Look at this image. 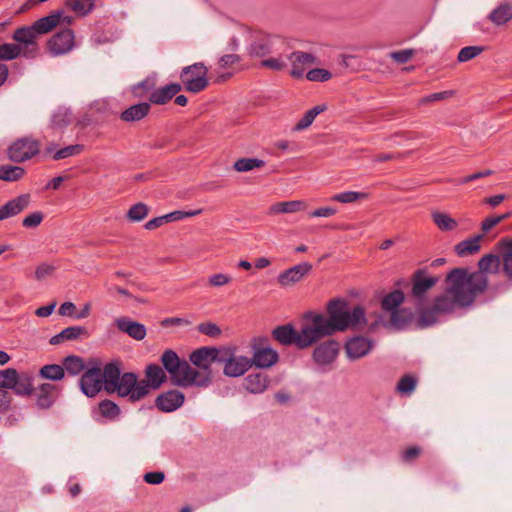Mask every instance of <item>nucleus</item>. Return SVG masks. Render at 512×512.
<instances>
[{
    "label": "nucleus",
    "mask_w": 512,
    "mask_h": 512,
    "mask_svg": "<svg viewBox=\"0 0 512 512\" xmlns=\"http://www.w3.org/2000/svg\"><path fill=\"white\" fill-rule=\"evenodd\" d=\"M447 291L456 298L461 308L471 306L476 297L488 287V277L481 272H469L465 268L452 269L447 277Z\"/></svg>",
    "instance_id": "f257e3e1"
},
{
    "label": "nucleus",
    "mask_w": 512,
    "mask_h": 512,
    "mask_svg": "<svg viewBox=\"0 0 512 512\" xmlns=\"http://www.w3.org/2000/svg\"><path fill=\"white\" fill-rule=\"evenodd\" d=\"M327 313L326 321L331 326L332 334L337 331H345L348 328L362 329L367 324L363 307L355 306L352 311H349L348 303L344 299L329 301Z\"/></svg>",
    "instance_id": "f03ea898"
},
{
    "label": "nucleus",
    "mask_w": 512,
    "mask_h": 512,
    "mask_svg": "<svg viewBox=\"0 0 512 512\" xmlns=\"http://www.w3.org/2000/svg\"><path fill=\"white\" fill-rule=\"evenodd\" d=\"M161 363L168 372L173 384L180 387L203 385L207 379H197L198 374L195 368L186 361L179 358L177 353L171 349L165 350L161 356Z\"/></svg>",
    "instance_id": "7ed1b4c3"
},
{
    "label": "nucleus",
    "mask_w": 512,
    "mask_h": 512,
    "mask_svg": "<svg viewBox=\"0 0 512 512\" xmlns=\"http://www.w3.org/2000/svg\"><path fill=\"white\" fill-rule=\"evenodd\" d=\"M326 316L317 313H308L305 316L301 329L298 331L297 347L300 349L310 347L320 339L333 335Z\"/></svg>",
    "instance_id": "20e7f679"
},
{
    "label": "nucleus",
    "mask_w": 512,
    "mask_h": 512,
    "mask_svg": "<svg viewBox=\"0 0 512 512\" xmlns=\"http://www.w3.org/2000/svg\"><path fill=\"white\" fill-rule=\"evenodd\" d=\"M457 307H460L458 301L446 289L443 294L435 297L431 306L419 307V326L428 327L434 325L439 321L441 315L452 313Z\"/></svg>",
    "instance_id": "39448f33"
},
{
    "label": "nucleus",
    "mask_w": 512,
    "mask_h": 512,
    "mask_svg": "<svg viewBox=\"0 0 512 512\" xmlns=\"http://www.w3.org/2000/svg\"><path fill=\"white\" fill-rule=\"evenodd\" d=\"M287 48L288 43L285 38L258 31L252 35L247 51L251 57L262 58L274 53L285 52Z\"/></svg>",
    "instance_id": "423d86ee"
},
{
    "label": "nucleus",
    "mask_w": 512,
    "mask_h": 512,
    "mask_svg": "<svg viewBox=\"0 0 512 512\" xmlns=\"http://www.w3.org/2000/svg\"><path fill=\"white\" fill-rule=\"evenodd\" d=\"M220 351L214 347H201L190 354V361L197 366L199 369H195L198 374L197 379H207L205 384L197 385L198 387H206L211 382V365L214 362L224 361V357H221Z\"/></svg>",
    "instance_id": "0eeeda50"
},
{
    "label": "nucleus",
    "mask_w": 512,
    "mask_h": 512,
    "mask_svg": "<svg viewBox=\"0 0 512 512\" xmlns=\"http://www.w3.org/2000/svg\"><path fill=\"white\" fill-rule=\"evenodd\" d=\"M115 392L120 397H128L131 402H136L150 393V386L145 380L138 381L136 374L127 372L121 376L113 388V393Z\"/></svg>",
    "instance_id": "6e6552de"
},
{
    "label": "nucleus",
    "mask_w": 512,
    "mask_h": 512,
    "mask_svg": "<svg viewBox=\"0 0 512 512\" xmlns=\"http://www.w3.org/2000/svg\"><path fill=\"white\" fill-rule=\"evenodd\" d=\"M207 67L199 62L186 66L180 73V79L188 92L199 93L208 86Z\"/></svg>",
    "instance_id": "1a4fd4ad"
},
{
    "label": "nucleus",
    "mask_w": 512,
    "mask_h": 512,
    "mask_svg": "<svg viewBox=\"0 0 512 512\" xmlns=\"http://www.w3.org/2000/svg\"><path fill=\"white\" fill-rule=\"evenodd\" d=\"M79 384L81 391L88 397L96 396L104 388L101 378V363L97 359L88 360V368L82 374Z\"/></svg>",
    "instance_id": "9d476101"
},
{
    "label": "nucleus",
    "mask_w": 512,
    "mask_h": 512,
    "mask_svg": "<svg viewBox=\"0 0 512 512\" xmlns=\"http://www.w3.org/2000/svg\"><path fill=\"white\" fill-rule=\"evenodd\" d=\"M439 278L426 273L424 269L416 270L411 278L412 288L411 297L414 298L417 305H421L426 298L427 293L438 283Z\"/></svg>",
    "instance_id": "9b49d317"
},
{
    "label": "nucleus",
    "mask_w": 512,
    "mask_h": 512,
    "mask_svg": "<svg viewBox=\"0 0 512 512\" xmlns=\"http://www.w3.org/2000/svg\"><path fill=\"white\" fill-rule=\"evenodd\" d=\"M38 33L33 26L21 27L14 31L12 38L21 45V53L25 58L33 59L38 55L39 47L37 44Z\"/></svg>",
    "instance_id": "f8f14e48"
},
{
    "label": "nucleus",
    "mask_w": 512,
    "mask_h": 512,
    "mask_svg": "<svg viewBox=\"0 0 512 512\" xmlns=\"http://www.w3.org/2000/svg\"><path fill=\"white\" fill-rule=\"evenodd\" d=\"M39 152V143L30 138L15 141L8 149V157L13 162H23Z\"/></svg>",
    "instance_id": "ddd939ff"
},
{
    "label": "nucleus",
    "mask_w": 512,
    "mask_h": 512,
    "mask_svg": "<svg viewBox=\"0 0 512 512\" xmlns=\"http://www.w3.org/2000/svg\"><path fill=\"white\" fill-rule=\"evenodd\" d=\"M49 52L54 55H63L70 52L74 47V33L71 29H64L53 35L48 43Z\"/></svg>",
    "instance_id": "4468645a"
},
{
    "label": "nucleus",
    "mask_w": 512,
    "mask_h": 512,
    "mask_svg": "<svg viewBox=\"0 0 512 512\" xmlns=\"http://www.w3.org/2000/svg\"><path fill=\"white\" fill-rule=\"evenodd\" d=\"M287 60L291 64L290 75L293 78H302L306 67L315 64L317 58L312 53L294 51L287 56Z\"/></svg>",
    "instance_id": "2eb2a0df"
},
{
    "label": "nucleus",
    "mask_w": 512,
    "mask_h": 512,
    "mask_svg": "<svg viewBox=\"0 0 512 512\" xmlns=\"http://www.w3.org/2000/svg\"><path fill=\"white\" fill-rule=\"evenodd\" d=\"M312 269L308 262L297 264L278 275L277 281L282 287L293 286L300 282Z\"/></svg>",
    "instance_id": "dca6fc26"
},
{
    "label": "nucleus",
    "mask_w": 512,
    "mask_h": 512,
    "mask_svg": "<svg viewBox=\"0 0 512 512\" xmlns=\"http://www.w3.org/2000/svg\"><path fill=\"white\" fill-rule=\"evenodd\" d=\"M184 394L179 390H169L160 394L155 401L156 407L162 412H173L184 403Z\"/></svg>",
    "instance_id": "f3484780"
},
{
    "label": "nucleus",
    "mask_w": 512,
    "mask_h": 512,
    "mask_svg": "<svg viewBox=\"0 0 512 512\" xmlns=\"http://www.w3.org/2000/svg\"><path fill=\"white\" fill-rule=\"evenodd\" d=\"M223 362V373L228 377H240L252 367V361L246 356H230Z\"/></svg>",
    "instance_id": "a211bd4d"
},
{
    "label": "nucleus",
    "mask_w": 512,
    "mask_h": 512,
    "mask_svg": "<svg viewBox=\"0 0 512 512\" xmlns=\"http://www.w3.org/2000/svg\"><path fill=\"white\" fill-rule=\"evenodd\" d=\"M340 345L337 341L329 340L317 346L313 358L319 365L331 364L337 357Z\"/></svg>",
    "instance_id": "6ab92c4d"
},
{
    "label": "nucleus",
    "mask_w": 512,
    "mask_h": 512,
    "mask_svg": "<svg viewBox=\"0 0 512 512\" xmlns=\"http://www.w3.org/2000/svg\"><path fill=\"white\" fill-rule=\"evenodd\" d=\"M59 389L56 385L43 383L34 390L36 396V405L40 409H49L52 407L59 395Z\"/></svg>",
    "instance_id": "aec40b11"
},
{
    "label": "nucleus",
    "mask_w": 512,
    "mask_h": 512,
    "mask_svg": "<svg viewBox=\"0 0 512 512\" xmlns=\"http://www.w3.org/2000/svg\"><path fill=\"white\" fill-rule=\"evenodd\" d=\"M373 342L365 337H354L346 345V353L350 359H358L367 355L373 348Z\"/></svg>",
    "instance_id": "412c9836"
},
{
    "label": "nucleus",
    "mask_w": 512,
    "mask_h": 512,
    "mask_svg": "<svg viewBox=\"0 0 512 512\" xmlns=\"http://www.w3.org/2000/svg\"><path fill=\"white\" fill-rule=\"evenodd\" d=\"M116 327L123 333L128 334L131 338L141 341L146 337V327L136 321L130 320L127 317L117 318L115 320Z\"/></svg>",
    "instance_id": "4be33fe9"
},
{
    "label": "nucleus",
    "mask_w": 512,
    "mask_h": 512,
    "mask_svg": "<svg viewBox=\"0 0 512 512\" xmlns=\"http://www.w3.org/2000/svg\"><path fill=\"white\" fill-rule=\"evenodd\" d=\"M30 195L22 194L0 207V221L16 216L28 207Z\"/></svg>",
    "instance_id": "5701e85b"
},
{
    "label": "nucleus",
    "mask_w": 512,
    "mask_h": 512,
    "mask_svg": "<svg viewBox=\"0 0 512 512\" xmlns=\"http://www.w3.org/2000/svg\"><path fill=\"white\" fill-rule=\"evenodd\" d=\"M278 353L270 347L254 348V353L250 361L252 365L258 368H270L277 363Z\"/></svg>",
    "instance_id": "b1692460"
},
{
    "label": "nucleus",
    "mask_w": 512,
    "mask_h": 512,
    "mask_svg": "<svg viewBox=\"0 0 512 512\" xmlns=\"http://www.w3.org/2000/svg\"><path fill=\"white\" fill-rule=\"evenodd\" d=\"M34 374L28 371L16 372L12 390L18 396H31L34 393Z\"/></svg>",
    "instance_id": "393cba45"
},
{
    "label": "nucleus",
    "mask_w": 512,
    "mask_h": 512,
    "mask_svg": "<svg viewBox=\"0 0 512 512\" xmlns=\"http://www.w3.org/2000/svg\"><path fill=\"white\" fill-rule=\"evenodd\" d=\"M182 90V86L178 83H171L169 85L160 87L152 91L149 100L153 104L163 105L171 100L177 93Z\"/></svg>",
    "instance_id": "a878e982"
},
{
    "label": "nucleus",
    "mask_w": 512,
    "mask_h": 512,
    "mask_svg": "<svg viewBox=\"0 0 512 512\" xmlns=\"http://www.w3.org/2000/svg\"><path fill=\"white\" fill-rule=\"evenodd\" d=\"M88 330L83 326H70L63 329L60 333L50 339V344L59 345L66 341L78 340L81 337H88Z\"/></svg>",
    "instance_id": "bb28decb"
},
{
    "label": "nucleus",
    "mask_w": 512,
    "mask_h": 512,
    "mask_svg": "<svg viewBox=\"0 0 512 512\" xmlns=\"http://www.w3.org/2000/svg\"><path fill=\"white\" fill-rule=\"evenodd\" d=\"M56 148H57V144L50 143L45 147L44 154L45 155L52 154V159L55 161H58V160H62V159L68 158V157L78 155L84 149L83 145H81V144L69 145L67 147H64V148H61L58 150H56Z\"/></svg>",
    "instance_id": "cd10ccee"
},
{
    "label": "nucleus",
    "mask_w": 512,
    "mask_h": 512,
    "mask_svg": "<svg viewBox=\"0 0 512 512\" xmlns=\"http://www.w3.org/2000/svg\"><path fill=\"white\" fill-rule=\"evenodd\" d=\"M483 239L484 235L478 234L459 242L455 245L456 254L460 257H465L478 253Z\"/></svg>",
    "instance_id": "c85d7f7f"
},
{
    "label": "nucleus",
    "mask_w": 512,
    "mask_h": 512,
    "mask_svg": "<svg viewBox=\"0 0 512 512\" xmlns=\"http://www.w3.org/2000/svg\"><path fill=\"white\" fill-rule=\"evenodd\" d=\"M121 376L119 367L114 363H109L105 365L103 370L101 369V378L107 393H113V388H115Z\"/></svg>",
    "instance_id": "c756f323"
},
{
    "label": "nucleus",
    "mask_w": 512,
    "mask_h": 512,
    "mask_svg": "<svg viewBox=\"0 0 512 512\" xmlns=\"http://www.w3.org/2000/svg\"><path fill=\"white\" fill-rule=\"evenodd\" d=\"M307 207V203L302 200L277 202L270 206L269 214L275 215L280 213H297L306 210Z\"/></svg>",
    "instance_id": "7c9ffc66"
},
{
    "label": "nucleus",
    "mask_w": 512,
    "mask_h": 512,
    "mask_svg": "<svg viewBox=\"0 0 512 512\" xmlns=\"http://www.w3.org/2000/svg\"><path fill=\"white\" fill-rule=\"evenodd\" d=\"M62 18V12L57 11L46 17L40 18L35 21L32 26L36 30L38 35L46 34L60 24Z\"/></svg>",
    "instance_id": "2f4dec72"
},
{
    "label": "nucleus",
    "mask_w": 512,
    "mask_h": 512,
    "mask_svg": "<svg viewBox=\"0 0 512 512\" xmlns=\"http://www.w3.org/2000/svg\"><path fill=\"white\" fill-rule=\"evenodd\" d=\"M268 377L264 373H252L244 379L245 388L251 393H262L268 387Z\"/></svg>",
    "instance_id": "473e14b6"
},
{
    "label": "nucleus",
    "mask_w": 512,
    "mask_h": 512,
    "mask_svg": "<svg viewBox=\"0 0 512 512\" xmlns=\"http://www.w3.org/2000/svg\"><path fill=\"white\" fill-rule=\"evenodd\" d=\"M150 111V104L143 102L139 104H135L127 108L121 113L120 118L125 122H134V121H140Z\"/></svg>",
    "instance_id": "72a5a7b5"
},
{
    "label": "nucleus",
    "mask_w": 512,
    "mask_h": 512,
    "mask_svg": "<svg viewBox=\"0 0 512 512\" xmlns=\"http://www.w3.org/2000/svg\"><path fill=\"white\" fill-rule=\"evenodd\" d=\"M145 375L147 378L150 391L158 389L166 380L167 376L162 367L157 364H150L146 367Z\"/></svg>",
    "instance_id": "f704fd0d"
},
{
    "label": "nucleus",
    "mask_w": 512,
    "mask_h": 512,
    "mask_svg": "<svg viewBox=\"0 0 512 512\" xmlns=\"http://www.w3.org/2000/svg\"><path fill=\"white\" fill-rule=\"evenodd\" d=\"M273 337L283 345L295 344L297 346L298 331L291 325H283L276 327L273 332Z\"/></svg>",
    "instance_id": "c9c22d12"
},
{
    "label": "nucleus",
    "mask_w": 512,
    "mask_h": 512,
    "mask_svg": "<svg viewBox=\"0 0 512 512\" xmlns=\"http://www.w3.org/2000/svg\"><path fill=\"white\" fill-rule=\"evenodd\" d=\"M62 365L64 372L66 371L69 375L76 376L88 368V361L85 362L80 356L69 355L63 359Z\"/></svg>",
    "instance_id": "e433bc0d"
},
{
    "label": "nucleus",
    "mask_w": 512,
    "mask_h": 512,
    "mask_svg": "<svg viewBox=\"0 0 512 512\" xmlns=\"http://www.w3.org/2000/svg\"><path fill=\"white\" fill-rule=\"evenodd\" d=\"M328 109L326 104L317 105L308 111L302 116L301 119L295 124L293 127V131L298 132L307 129L310 127L315 120V118L322 112Z\"/></svg>",
    "instance_id": "4c0bfd02"
},
{
    "label": "nucleus",
    "mask_w": 512,
    "mask_h": 512,
    "mask_svg": "<svg viewBox=\"0 0 512 512\" xmlns=\"http://www.w3.org/2000/svg\"><path fill=\"white\" fill-rule=\"evenodd\" d=\"M499 257L503 272L512 279V240L501 242Z\"/></svg>",
    "instance_id": "58836bf2"
},
{
    "label": "nucleus",
    "mask_w": 512,
    "mask_h": 512,
    "mask_svg": "<svg viewBox=\"0 0 512 512\" xmlns=\"http://www.w3.org/2000/svg\"><path fill=\"white\" fill-rule=\"evenodd\" d=\"M488 19L497 26L506 24L512 19V5L500 4L490 12Z\"/></svg>",
    "instance_id": "ea45409f"
},
{
    "label": "nucleus",
    "mask_w": 512,
    "mask_h": 512,
    "mask_svg": "<svg viewBox=\"0 0 512 512\" xmlns=\"http://www.w3.org/2000/svg\"><path fill=\"white\" fill-rule=\"evenodd\" d=\"M431 217L434 224L441 231H453L458 227V222L447 213L434 211L432 212Z\"/></svg>",
    "instance_id": "a19ab883"
},
{
    "label": "nucleus",
    "mask_w": 512,
    "mask_h": 512,
    "mask_svg": "<svg viewBox=\"0 0 512 512\" xmlns=\"http://www.w3.org/2000/svg\"><path fill=\"white\" fill-rule=\"evenodd\" d=\"M404 299L405 295L401 290H394L383 297L381 302L382 309L390 313L398 310Z\"/></svg>",
    "instance_id": "79ce46f5"
},
{
    "label": "nucleus",
    "mask_w": 512,
    "mask_h": 512,
    "mask_svg": "<svg viewBox=\"0 0 512 512\" xmlns=\"http://www.w3.org/2000/svg\"><path fill=\"white\" fill-rule=\"evenodd\" d=\"M479 270L487 276V273H497L500 268V257L497 254H486L478 262Z\"/></svg>",
    "instance_id": "37998d69"
},
{
    "label": "nucleus",
    "mask_w": 512,
    "mask_h": 512,
    "mask_svg": "<svg viewBox=\"0 0 512 512\" xmlns=\"http://www.w3.org/2000/svg\"><path fill=\"white\" fill-rule=\"evenodd\" d=\"M65 6L78 16H85L94 8V0H66Z\"/></svg>",
    "instance_id": "c03bdc74"
},
{
    "label": "nucleus",
    "mask_w": 512,
    "mask_h": 512,
    "mask_svg": "<svg viewBox=\"0 0 512 512\" xmlns=\"http://www.w3.org/2000/svg\"><path fill=\"white\" fill-rule=\"evenodd\" d=\"M265 166V162L258 158H239L233 164V169L237 172H249L254 169H260Z\"/></svg>",
    "instance_id": "a18cd8bd"
},
{
    "label": "nucleus",
    "mask_w": 512,
    "mask_h": 512,
    "mask_svg": "<svg viewBox=\"0 0 512 512\" xmlns=\"http://www.w3.org/2000/svg\"><path fill=\"white\" fill-rule=\"evenodd\" d=\"M64 368L63 365L57 364H49L44 365L39 370V376L43 379L59 381L64 378Z\"/></svg>",
    "instance_id": "49530a36"
},
{
    "label": "nucleus",
    "mask_w": 512,
    "mask_h": 512,
    "mask_svg": "<svg viewBox=\"0 0 512 512\" xmlns=\"http://www.w3.org/2000/svg\"><path fill=\"white\" fill-rule=\"evenodd\" d=\"M25 170L20 166L2 165L0 166V180L17 181L23 177Z\"/></svg>",
    "instance_id": "de8ad7c7"
},
{
    "label": "nucleus",
    "mask_w": 512,
    "mask_h": 512,
    "mask_svg": "<svg viewBox=\"0 0 512 512\" xmlns=\"http://www.w3.org/2000/svg\"><path fill=\"white\" fill-rule=\"evenodd\" d=\"M284 52L274 53L275 57H270L261 61V67H265L274 71H282L287 67V56H283Z\"/></svg>",
    "instance_id": "09e8293b"
},
{
    "label": "nucleus",
    "mask_w": 512,
    "mask_h": 512,
    "mask_svg": "<svg viewBox=\"0 0 512 512\" xmlns=\"http://www.w3.org/2000/svg\"><path fill=\"white\" fill-rule=\"evenodd\" d=\"M21 45H16L14 43H5L0 45V60L2 61H10L16 59L18 56L22 55L21 53Z\"/></svg>",
    "instance_id": "8fccbe9b"
},
{
    "label": "nucleus",
    "mask_w": 512,
    "mask_h": 512,
    "mask_svg": "<svg viewBox=\"0 0 512 512\" xmlns=\"http://www.w3.org/2000/svg\"><path fill=\"white\" fill-rule=\"evenodd\" d=\"M99 412L103 417L114 420L119 416L120 408L110 400H103L99 403Z\"/></svg>",
    "instance_id": "3c124183"
},
{
    "label": "nucleus",
    "mask_w": 512,
    "mask_h": 512,
    "mask_svg": "<svg viewBox=\"0 0 512 512\" xmlns=\"http://www.w3.org/2000/svg\"><path fill=\"white\" fill-rule=\"evenodd\" d=\"M390 314L391 324L398 329L404 328L411 318V313L407 309H398Z\"/></svg>",
    "instance_id": "603ef678"
},
{
    "label": "nucleus",
    "mask_w": 512,
    "mask_h": 512,
    "mask_svg": "<svg viewBox=\"0 0 512 512\" xmlns=\"http://www.w3.org/2000/svg\"><path fill=\"white\" fill-rule=\"evenodd\" d=\"M368 197L367 193L364 192H356V191H345L339 194L334 195L331 200L337 201L340 203H353L358 200H363Z\"/></svg>",
    "instance_id": "864d4df0"
},
{
    "label": "nucleus",
    "mask_w": 512,
    "mask_h": 512,
    "mask_svg": "<svg viewBox=\"0 0 512 512\" xmlns=\"http://www.w3.org/2000/svg\"><path fill=\"white\" fill-rule=\"evenodd\" d=\"M306 78L311 82H326L332 78V73L324 68H314L306 73Z\"/></svg>",
    "instance_id": "5fc2aeb1"
},
{
    "label": "nucleus",
    "mask_w": 512,
    "mask_h": 512,
    "mask_svg": "<svg viewBox=\"0 0 512 512\" xmlns=\"http://www.w3.org/2000/svg\"><path fill=\"white\" fill-rule=\"evenodd\" d=\"M484 51V47L482 46H467L462 48L457 56L459 62H467Z\"/></svg>",
    "instance_id": "6e6d98bb"
},
{
    "label": "nucleus",
    "mask_w": 512,
    "mask_h": 512,
    "mask_svg": "<svg viewBox=\"0 0 512 512\" xmlns=\"http://www.w3.org/2000/svg\"><path fill=\"white\" fill-rule=\"evenodd\" d=\"M148 207L144 203H137L131 206L127 213V217L131 221H141L148 215Z\"/></svg>",
    "instance_id": "4d7b16f0"
},
{
    "label": "nucleus",
    "mask_w": 512,
    "mask_h": 512,
    "mask_svg": "<svg viewBox=\"0 0 512 512\" xmlns=\"http://www.w3.org/2000/svg\"><path fill=\"white\" fill-rule=\"evenodd\" d=\"M453 95H454V91H452V90L433 93V94H430V95L420 98L418 101V106H424V105H427L432 102L446 100V99L452 97Z\"/></svg>",
    "instance_id": "13d9d810"
},
{
    "label": "nucleus",
    "mask_w": 512,
    "mask_h": 512,
    "mask_svg": "<svg viewBox=\"0 0 512 512\" xmlns=\"http://www.w3.org/2000/svg\"><path fill=\"white\" fill-rule=\"evenodd\" d=\"M17 370L14 368H7L0 370V389H12L13 383L16 380Z\"/></svg>",
    "instance_id": "bf43d9fd"
},
{
    "label": "nucleus",
    "mask_w": 512,
    "mask_h": 512,
    "mask_svg": "<svg viewBox=\"0 0 512 512\" xmlns=\"http://www.w3.org/2000/svg\"><path fill=\"white\" fill-rule=\"evenodd\" d=\"M416 387V379L411 375H405L402 377L398 384L397 390L403 394H410L414 391Z\"/></svg>",
    "instance_id": "052dcab7"
},
{
    "label": "nucleus",
    "mask_w": 512,
    "mask_h": 512,
    "mask_svg": "<svg viewBox=\"0 0 512 512\" xmlns=\"http://www.w3.org/2000/svg\"><path fill=\"white\" fill-rule=\"evenodd\" d=\"M202 212V209H197L193 211H173L165 215L166 221L168 222H174V221H180L184 218L193 217L196 215H199Z\"/></svg>",
    "instance_id": "680f3d73"
},
{
    "label": "nucleus",
    "mask_w": 512,
    "mask_h": 512,
    "mask_svg": "<svg viewBox=\"0 0 512 512\" xmlns=\"http://www.w3.org/2000/svg\"><path fill=\"white\" fill-rule=\"evenodd\" d=\"M232 278L224 273H215L208 277V285L211 287H222L228 285Z\"/></svg>",
    "instance_id": "e2e57ef3"
},
{
    "label": "nucleus",
    "mask_w": 512,
    "mask_h": 512,
    "mask_svg": "<svg viewBox=\"0 0 512 512\" xmlns=\"http://www.w3.org/2000/svg\"><path fill=\"white\" fill-rule=\"evenodd\" d=\"M413 49H404L400 51H393L390 53V58L399 64L407 63L414 55Z\"/></svg>",
    "instance_id": "0e129e2a"
},
{
    "label": "nucleus",
    "mask_w": 512,
    "mask_h": 512,
    "mask_svg": "<svg viewBox=\"0 0 512 512\" xmlns=\"http://www.w3.org/2000/svg\"><path fill=\"white\" fill-rule=\"evenodd\" d=\"M43 217L42 212H33L23 219L22 225L26 228H35L41 224Z\"/></svg>",
    "instance_id": "69168bd1"
},
{
    "label": "nucleus",
    "mask_w": 512,
    "mask_h": 512,
    "mask_svg": "<svg viewBox=\"0 0 512 512\" xmlns=\"http://www.w3.org/2000/svg\"><path fill=\"white\" fill-rule=\"evenodd\" d=\"M53 127H64L70 123L69 113L66 110H59L52 117Z\"/></svg>",
    "instance_id": "338daca9"
},
{
    "label": "nucleus",
    "mask_w": 512,
    "mask_h": 512,
    "mask_svg": "<svg viewBox=\"0 0 512 512\" xmlns=\"http://www.w3.org/2000/svg\"><path fill=\"white\" fill-rule=\"evenodd\" d=\"M198 330L199 332L210 337H218L221 334L220 328L211 322H204L199 324Z\"/></svg>",
    "instance_id": "774afa93"
}]
</instances>
